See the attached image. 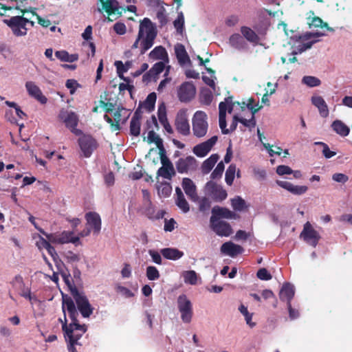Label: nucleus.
Instances as JSON below:
<instances>
[{"label": "nucleus", "mask_w": 352, "mask_h": 352, "mask_svg": "<svg viewBox=\"0 0 352 352\" xmlns=\"http://www.w3.org/2000/svg\"><path fill=\"white\" fill-rule=\"evenodd\" d=\"M129 116V113L124 108H118L113 113V119L115 121V124H112L111 130L112 131H118L120 129L119 124L120 122L125 121Z\"/></svg>", "instance_id": "nucleus-31"}, {"label": "nucleus", "mask_w": 352, "mask_h": 352, "mask_svg": "<svg viewBox=\"0 0 352 352\" xmlns=\"http://www.w3.org/2000/svg\"><path fill=\"white\" fill-rule=\"evenodd\" d=\"M62 309L64 318H59V321L62 323V329L67 343V349L69 352H77L75 345L78 344V340L86 332L87 327L85 325H80L78 323V313L71 298H63Z\"/></svg>", "instance_id": "nucleus-1"}, {"label": "nucleus", "mask_w": 352, "mask_h": 352, "mask_svg": "<svg viewBox=\"0 0 352 352\" xmlns=\"http://www.w3.org/2000/svg\"><path fill=\"white\" fill-rule=\"evenodd\" d=\"M241 32L244 38L253 44H257L259 42V37L251 28L243 26L241 28Z\"/></svg>", "instance_id": "nucleus-37"}, {"label": "nucleus", "mask_w": 352, "mask_h": 352, "mask_svg": "<svg viewBox=\"0 0 352 352\" xmlns=\"http://www.w3.org/2000/svg\"><path fill=\"white\" fill-rule=\"evenodd\" d=\"M157 193L161 197H168L172 192V187L170 184L164 182L157 186Z\"/></svg>", "instance_id": "nucleus-44"}, {"label": "nucleus", "mask_w": 352, "mask_h": 352, "mask_svg": "<svg viewBox=\"0 0 352 352\" xmlns=\"http://www.w3.org/2000/svg\"><path fill=\"white\" fill-rule=\"evenodd\" d=\"M236 167L234 164H230L226 172L225 180L228 185L231 186L233 183Z\"/></svg>", "instance_id": "nucleus-47"}, {"label": "nucleus", "mask_w": 352, "mask_h": 352, "mask_svg": "<svg viewBox=\"0 0 352 352\" xmlns=\"http://www.w3.org/2000/svg\"><path fill=\"white\" fill-rule=\"evenodd\" d=\"M41 232L52 243L56 245H63L66 243H72L76 246L82 244L80 232L76 234L74 231L64 230L54 233H47L41 230Z\"/></svg>", "instance_id": "nucleus-3"}, {"label": "nucleus", "mask_w": 352, "mask_h": 352, "mask_svg": "<svg viewBox=\"0 0 352 352\" xmlns=\"http://www.w3.org/2000/svg\"><path fill=\"white\" fill-rule=\"evenodd\" d=\"M173 25L177 32L182 34L184 30V16L182 12L178 14L177 19L173 22Z\"/></svg>", "instance_id": "nucleus-49"}, {"label": "nucleus", "mask_w": 352, "mask_h": 352, "mask_svg": "<svg viewBox=\"0 0 352 352\" xmlns=\"http://www.w3.org/2000/svg\"><path fill=\"white\" fill-rule=\"evenodd\" d=\"M206 69L209 73L210 76H203L202 80L206 85L210 86L211 88H212L215 91L214 80H216V76L214 75V71L210 68L207 67H206Z\"/></svg>", "instance_id": "nucleus-45"}, {"label": "nucleus", "mask_w": 352, "mask_h": 352, "mask_svg": "<svg viewBox=\"0 0 352 352\" xmlns=\"http://www.w3.org/2000/svg\"><path fill=\"white\" fill-rule=\"evenodd\" d=\"M302 83L309 87H318L321 84L319 78L312 76H305L302 78Z\"/></svg>", "instance_id": "nucleus-48"}, {"label": "nucleus", "mask_w": 352, "mask_h": 352, "mask_svg": "<svg viewBox=\"0 0 352 352\" xmlns=\"http://www.w3.org/2000/svg\"><path fill=\"white\" fill-rule=\"evenodd\" d=\"M176 129L179 133L184 135H188L190 133V127L188 122V116L187 109H180L176 116L175 122Z\"/></svg>", "instance_id": "nucleus-13"}, {"label": "nucleus", "mask_w": 352, "mask_h": 352, "mask_svg": "<svg viewBox=\"0 0 352 352\" xmlns=\"http://www.w3.org/2000/svg\"><path fill=\"white\" fill-rule=\"evenodd\" d=\"M159 155L160 156V161L162 166L158 169L157 175L161 176L164 179H170L175 174L173 165L166 155V153H162Z\"/></svg>", "instance_id": "nucleus-14"}, {"label": "nucleus", "mask_w": 352, "mask_h": 352, "mask_svg": "<svg viewBox=\"0 0 352 352\" xmlns=\"http://www.w3.org/2000/svg\"><path fill=\"white\" fill-rule=\"evenodd\" d=\"M144 140L146 141L149 144H155L157 148L159 149V154L162 153H166L162 140L153 131H148L147 136L144 138Z\"/></svg>", "instance_id": "nucleus-32"}, {"label": "nucleus", "mask_w": 352, "mask_h": 352, "mask_svg": "<svg viewBox=\"0 0 352 352\" xmlns=\"http://www.w3.org/2000/svg\"><path fill=\"white\" fill-rule=\"evenodd\" d=\"M74 298L82 316L84 318H89L93 313V308L87 297L82 294L76 292L74 295Z\"/></svg>", "instance_id": "nucleus-16"}, {"label": "nucleus", "mask_w": 352, "mask_h": 352, "mask_svg": "<svg viewBox=\"0 0 352 352\" xmlns=\"http://www.w3.org/2000/svg\"><path fill=\"white\" fill-rule=\"evenodd\" d=\"M116 291L125 298H131L134 296L133 292H131L127 287L122 286L120 285H117L116 286Z\"/></svg>", "instance_id": "nucleus-58"}, {"label": "nucleus", "mask_w": 352, "mask_h": 352, "mask_svg": "<svg viewBox=\"0 0 352 352\" xmlns=\"http://www.w3.org/2000/svg\"><path fill=\"white\" fill-rule=\"evenodd\" d=\"M182 276L184 282L188 285H195L201 281L200 276L194 270L184 271Z\"/></svg>", "instance_id": "nucleus-33"}, {"label": "nucleus", "mask_w": 352, "mask_h": 352, "mask_svg": "<svg viewBox=\"0 0 352 352\" xmlns=\"http://www.w3.org/2000/svg\"><path fill=\"white\" fill-rule=\"evenodd\" d=\"M212 216L216 217H223L226 219L232 218L234 213L228 209L221 208L219 206L214 207L212 210Z\"/></svg>", "instance_id": "nucleus-41"}, {"label": "nucleus", "mask_w": 352, "mask_h": 352, "mask_svg": "<svg viewBox=\"0 0 352 352\" xmlns=\"http://www.w3.org/2000/svg\"><path fill=\"white\" fill-rule=\"evenodd\" d=\"M86 228L80 232L82 238L89 236L91 232L94 235L99 234L102 222L100 215L95 212H89L85 214Z\"/></svg>", "instance_id": "nucleus-6"}, {"label": "nucleus", "mask_w": 352, "mask_h": 352, "mask_svg": "<svg viewBox=\"0 0 352 352\" xmlns=\"http://www.w3.org/2000/svg\"><path fill=\"white\" fill-rule=\"evenodd\" d=\"M219 127L223 134H228L230 133V130L226 128V116H223V113L219 116Z\"/></svg>", "instance_id": "nucleus-61"}, {"label": "nucleus", "mask_w": 352, "mask_h": 352, "mask_svg": "<svg viewBox=\"0 0 352 352\" xmlns=\"http://www.w3.org/2000/svg\"><path fill=\"white\" fill-rule=\"evenodd\" d=\"M182 188L190 200L192 201H196L197 200L198 196L196 191V186L190 179H183Z\"/></svg>", "instance_id": "nucleus-25"}, {"label": "nucleus", "mask_w": 352, "mask_h": 352, "mask_svg": "<svg viewBox=\"0 0 352 352\" xmlns=\"http://www.w3.org/2000/svg\"><path fill=\"white\" fill-rule=\"evenodd\" d=\"M218 140L217 135L212 136L206 141L201 142L193 147V153L199 157H204L212 150Z\"/></svg>", "instance_id": "nucleus-17"}, {"label": "nucleus", "mask_w": 352, "mask_h": 352, "mask_svg": "<svg viewBox=\"0 0 352 352\" xmlns=\"http://www.w3.org/2000/svg\"><path fill=\"white\" fill-rule=\"evenodd\" d=\"M313 105H314L318 110L320 116L322 118L329 116V111L327 102L322 96H313L311 98Z\"/></svg>", "instance_id": "nucleus-23"}, {"label": "nucleus", "mask_w": 352, "mask_h": 352, "mask_svg": "<svg viewBox=\"0 0 352 352\" xmlns=\"http://www.w3.org/2000/svg\"><path fill=\"white\" fill-rule=\"evenodd\" d=\"M210 227L220 236H229L232 233V229L228 223L214 216L210 217Z\"/></svg>", "instance_id": "nucleus-12"}, {"label": "nucleus", "mask_w": 352, "mask_h": 352, "mask_svg": "<svg viewBox=\"0 0 352 352\" xmlns=\"http://www.w3.org/2000/svg\"><path fill=\"white\" fill-rule=\"evenodd\" d=\"M3 23L11 30L16 36H23L27 34L28 24L34 26V22L21 16H12L9 19H4Z\"/></svg>", "instance_id": "nucleus-4"}, {"label": "nucleus", "mask_w": 352, "mask_h": 352, "mask_svg": "<svg viewBox=\"0 0 352 352\" xmlns=\"http://www.w3.org/2000/svg\"><path fill=\"white\" fill-rule=\"evenodd\" d=\"M219 155L217 154H212L206 159L201 165V171L204 174H208L214 167L215 164L219 160Z\"/></svg>", "instance_id": "nucleus-38"}, {"label": "nucleus", "mask_w": 352, "mask_h": 352, "mask_svg": "<svg viewBox=\"0 0 352 352\" xmlns=\"http://www.w3.org/2000/svg\"><path fill=\"white\" fill-rule=\"evenodd\" d=\"M310 25L315 28H326L329 31H333V29L332 28L329 27L328 24L327 23H324L322 20L319 17L313 18L310 23Z\"/></svg>", "instance_id": "nucleus-57"}, {"label": "nucleus", "mask_w": 352, "mask_h": 352, "mask_svg": "<svg viewBox=\"0 0 352 352\" xmlns=\"http://www.w3.org/2000/svg\"><path fill=\"white\" fill-rule=\"evenodd\" d=\"M102 5L99 8L100 12L105 11L110 21L116 20L122 14V8L119 6L118 2L116 0H99Z\"/></svg>", "instance_id": "nucleus-8"}, {"label": "nucleus", "mask_w": 352, "mask_h": 352, "mask_svg": "<svg viewBox=\"0 0 352 352\" xmlns=\"http://www.w3.org/2000/svg\"><path fill=\"white\" fill-rule=\"evenodd\" d=\"M168 62L160 61L156 63L148 73L143 76L144 81L151 80L155 78L157 75L162 73L166 67V63Z\"/></svg>", "instance_id": "nucleus-28"}, {"label": "nucleus", "mask_w": 352, "mask_h": 352, "mask_svg": "<svg viewBox=\"0 0 352 352\" xmlns=\"http://www.w3.org/2000/svg\"><path fill=\"white\" fill-rule=\"evenodd\" d=\"M131 63L129 62H126L125 64H123L122 61H116L115 65L117 69V72L119 76L121 77L122 74L124 72H127V70L130 68Z\"/></svg>", "instance_id": "nucleus-56"}, {"label": "nucleus", "mask_w": 352, "mask_h": 352, "mask_svg": "<svg viewBox=\"0 0 352 352\" xmlns=\"http://www.w3.org/2000/svg\"><path fill=\"white\" fill-rule=\"evenodd\" d=\"M276 184L280 187L284 188L294 195H303L308 190V187L307 186L294 185L292 183L287 181L277 180Z\"/></svg>", "instance_id": "nucleus-21"}, {"label": "nucleus", "mask_w": 352, "mask_h": 352, "mask_svg": "<svg viewBox=\"0 0 352 352\" xmlns=\"http://www.w3.org/2000/svg\"><path fill=\"white\" fill-rule=\"evenodd\" d=\"M177 95L180 102H188L195 98L196 87L191 82H184L178 87Z\"/></svg>", "instance_id": "nucleus-10"}, {"label": "nucleus", "mask_w": 352, "mask_h": 352, "mask_svg": "<svg viewBox=\"0 0 352 352\" xmlns=\"http://www.w3.org/2000/svg\"><path fill=\"white\" fill-rule=\"evenodd\" d=\"M206 193L217 201L224 200L227 192L223 187L214 182H208L205 187Z\"/></svg>", "instance_id": "nucleus-15"}, {"label": "nucleus", "mask_w": 352, "mask_h": 352, "mask_svg": "<svg viewBox=\"0 0 352 352\" xmlns=\"http://www.w3.org/2000/svg\"><path fill=\"white\" fill-rule=\"evenodd\" d=\"M231 205L234 210L239 212L244 210L248 207L245 201L239 196L231 199Z\"/></svg>", "instance_id": "nucleus-43"}, {"label": "nucleus", "mask_w": 352, "mask_h": 352, "mask_svg": "<svg viewBox=\"0 0 352 352\" xmlns=\"http://www.w3.org/2000/svg\"><path fill=\"white\" fill-rule=\"evenodd\" d=\"M192 127L193 135L201 138L204 137L208 132V122L206 113L203 111H197L192 118Z\"/></svg>", "instance_id": "nucleus-5"}, {"label": "nucleus", "mask_w": 352, "mask_h": 352, "mask_svg": "<svg viewBox=\"0 0 352 352\" xmlns=\"http://www.w3.org/2000/svg\"><path fill=\"white\" fill-rule=\"evenodd\" d=\"M243 252V248L241 245L232 241L226 242L221 247V252L230 257H234Z\"/></svg>", "instance_id": "nucleus-22"}, {"label": "nucleus", "mask_w": 352, "mask_h": 352, "mask_svg": "<svg viewBox=\"0 0 352 352\" xmlns=\"http://www.w3.org/2000/svg\"><path fill=\"white\" fill-rule=\"evenodd\" d=\"M224 168H225V166H224V164H223V162H220L217 164V166L215 168V169L212 173L211 177L212 179H216V178L221 177L222 174H223V172L224 170Z\"/></svg>", "instance_id": "nucleus-59"}, {"label": "nucleus", "mask_w": 352, "mask_h": 352, "mask_svg": "<svg viewBox=\"0 0 352 352\" xmlns=\"http://www.w3.org/2000/svg\"><path fill=\"white\" fill-rule=\"evenodd\" d=\"M80 150L85 157H89L96 148V140L89 135H83L78 140Z\"/></svg>", "instance_id": "nucleus-18"}, {"label": "nucleus", "mask_w": 352, "mask_h": 352, "mask_svg": "<svg viewBox=\"0 0 352 352\" xmlns=\"http://www.w3.org/2000/svg\"><path fill=\"white\" fill-rule=\"evenodd\" d=\"M295 294L294 286L289 283H285L279 292L280 299L283 301H287V304L291 302Z\"/></svg>", "instance_id": "nucleus-27"}, {"label": "nucleus", "mask_w": 352, "mask_h": 352, "mask_svg": "<svg viewBox=\"0 0 352 352\" xmlns=\"http://www.w3.org/2000/svg\"><path fill=\"white\" fill-rule=\"evenodd\" d=\"M143 210L145 214L151 219H159L164 217V212L163 210H159L155 212V207L152 204L151 199L148 200V202H143Z\"/></svg>", "instance_id": "nucleus-26"}, {"label": "nucleus", "mask_w": 352, "mask_h": 352, "mask_svg": "<svg viewBox=\"0 0 352 352\" xmlns=\"http://www.w3.org/2000/svg\"><path fill=\"white\" fill-rule=\"evenodd\" d=\"M146 275L149 280H156L160 278V272L154 266H148L146 270Z\"/></svg>", "instance_id": "nucleus-51"}, {"label": "nucleus", "mask_w": 352, "mask_h": 352, "mask_svg": "<svg viewBox=\"0 0 352 352\" xmlns=\"http://www.w3.org/2000/svg\"><path fill=\"white\" fill-rule=\"evenodd\" d=\"M59 118L65 124L71 131L75 135H80V130L76 129L78 122V118L76 113L72 111L62 109L59 113Z\"/></svg>", "instance_id": "nucleus-9"}, {"label": "nucleus", "mask_w": 352, "mask_h": 352, "mask_svg": "<svg viewBox=\"0 0 352 352\" xmlns=\"http://www.w3.org/2000/svg\"><path fill=\"white\" fill-rule=\"evenodd\" d=\"M175 203L177 206L184 212H187L189 211L190 208L188 202L186 201L184 195L176 197Z\"/></svg>", "instance_id": "nucleus-55"}, {"label": "nucleus", "mask_w": 352, "mask_h": 352, "mask_svg": "<svg viewBox=\"0 0 352 352\" xmlns=\"http://www.w3.org/2000/svg\"><path fill=\"white\" fill-rule=\"evenodd\" d=\"M175 54L179 63L184 65L190 62L185 47L182 44H177L175 47Z\"/></svg>", "instance_id": "nucleus-36"}, {"label": "nucleus", "mask_w": 352, "mask_h": 352, "mask_svg": "<svg viewBox=\"0 0 352 352\" xmlns=\"http://www.w3.org/2000/svg\"><path fill=\"white\" fill-rule=\"evenodd\" d=\"M300 237L309 245L316 247L321 236L320 233L314 229L311 223L307 221L304 224L303 230L300 233Z\"/></svg>", "instance_id": "nucleus-11"}, {"label": "nucleus", "mask_w": 352, "mask_h": 352, "mask_svg": "<svg viewBox=\"0 0 352 352\" xmlns=\"http://www.w3.org/2000/svg\"><path fill=\"white\" fill-rule=\"evenodd\" d=\"M65 258L68 263H76L81 260V255L72 251H67L65 253Z\"/></svg>", "instance_id": "nucleus-52"}, {"label": "nucleus", "mask_w": 352, "mask_h": 352, "mask_svg": "<svg viewBox=\"0 0 352 352\" xmlns=\"http://www.w3.org/2000/svg\"><path fill=\"white\" fill-rule=\"evenodd\" d=\"M51 241H50L47 238L45 239L41 236H38L36 241V245L37 248L42 250L43 249H45L49 254L53 258L55 261L58 258V254L54 249V248L51 245Z\"/></svg>", "instance_id": "nucleus-24"}, {"label": "nucleus", "mask_w": 352, "mask_h": 352, "mask_svg": "<svg viewBox=\"0 0 352 352\" xmlns=\"http://www.w3.org/2000/svg\"><path fill=\"white\" fill-rule=\"evenodd\" d=\"M156 94L151 93L148 94L146 100L144 101L142 107L146 109L148 111H151L154 109L155 104L156 102Z\"/></svg>", "instance_id": "nucleus-46"}, {"label": "nucleus", "mask_w": 352, "mask_h": 352, "mask_svg": "<svg viewBox=\"0 0 352 352\" xmlns=\"http://www.w3.org/2000/svg\"><path fill=\"white\" fill-rule=\"evenodd\" d=\"M239 311L243 316L246 324L250 327L253 328L255 327L256 323L252 322L253 313H250L248 307L244 305H241L239 307Z\"/></svg>", "instance_id": "nucleus-42"}, {"label": "nucleus", "mask_w": 352, "mask_h": 352, "mask_svg": "<svg viewBox=\"0 0 352 352\" xmlns=\"http://www.w3.org/2000/svg\"><path fill=\"white\" fill-rule=\"evenodd\" d=\"M230 43L236 48H241L243 46L242 37L239 34H234L230 38Z\"/></svg>", "instance_id": "nucleus-53"}, {"label": "nucleus", "mask_w": 352, "mask_h": 352, "mask_svg": "<svg viewBox=\"0 0 352 352\" xmlns=\"http://www.w3.org/2000/svg\"><path fill=\"white\" fill-rule=\"evenodd\" d=\"M157 115H158V119L161 124L164 126L165 131L168 133H173V130L172 129V126L169 124L167 116H166V107L164 104H161L158 107L157 111Z\"/></svg>", "instance_id": "nucleus-30"}, {"label": "nucleus", "mask_w": 352, "mask_h": 352, "mask_svg": "<svg viewBox=\"0 0 352 352\" xmlns=\"http://www.w3.org/2000/svg\"><path fill=\"white\" fill-rule=\"evenodd\" d=\"M55 56L61 61L73 63L78 59V56L76 54H69L67 51L60 50L55 52Z\"/></svg>", "instance_id": "nucleus-40"}, {"label": "nucleus", "mask_w": 352, "mask_h": 352, "mask_svg": "<svg viewBox=\"0 0 352 352\" xmlns=\"http://www.w3.org/2000/svg\"><path fill=\"white\" fill-rule=\"evenodd\" d=\"M141 116L135 111L130 122V133L134 136H138L140 133Z\"/></svg>", "instance_id": "nucleus-35"}, {"label": "nucleus", "mask_w": 352, "mask_h": 352, "mask_svg": "<svg viewBox=\"0 0 352 352\" xmlns=\"http://www.w3.org/2000/svg\"><path fill=\"white\" fill-rule=\"evenodd\" d=\"M151 60H160L164 62H168V56L166 49L160 45L155 47L148 54Z\"/></svg>", "instance_id": "nucleus-29"}, {"label": "nucleus", "mask_w": 352, "mask_h": 352, "mask_svg": "<svg viewBox=\"0 0 352 352\" xmlns=\"http://www.w3.org/2000/svg\"><path fill=\"white\" fill-rule=\"evenodd\" d=\"M333 131L342 137H346L350 132V129L342 121L334 120L331 125Z\"/></svg>", "instance_id": "nucleus-34"}, {"label": "nucleus", "mask_w": 352, "mask_h": 352, "mask_svg": "<svg viewBox=\"0 0 352 352\" xmlns=\"http://www.w3.org/2000/svg\"><path fill=\"white\" fill-rule=\"evenodd\" d=\"M257 277L261 280H268L272 278L271 274L265 268L260 269L257 272Z\"/></svg>", "instance_id": "nucleus-64"}, {"label": "nucleus", "mask_w": 352, "mask_h": 352, "mask_svg": "<svg viewBox=\"0 0 352 352\" xmlns=\"http://www.w3.org/2000/svg\"><path fill=\"white\" fill-rule=\"evenodd\" d=\"M219 115L223 113V116H226V111L231 113L232 107V101L230 98H227L224 102H221L219 105Z\"/></svg>", "instance_id": "nucleus-50"}, {"label": "nucleus", "mask_w": 352, "mask_h": 352, "mask_svg": "<svg viewBox=\"0 0 352 352\" xmlns=\"http://www.w3.org/2000/svg\"><path fill=\"white\" fill-rule=\"evenodd\" d=\"M293 173V170L285 165H280L276 168V173L279 175H290Z\"/></svg>", "instance_id": "nucleus-62"}, {"label": "nucleus", "mask_w": 352, "mask_h": 352, "mask_svg": "<svg viewBox=\"0 0 352 352\" xmlns=\"http://www.w3.org/2000/svg\"><path fill=\"white\" fill-rule=\"evenodd\" d=\"M25 87L30 96L34 98L41 104H45L47 102V98L43 95L41 89L34 82L27 81L25 84Z\"/></svg>", "instance_id": "nucleus-20"}, {"label": "nucleus", "mask_w": 352, "mask_h": 352, "mask_svg": "<svg viewBox=\"0 0 352 352\" xmlns=\"http://www.w3.org/2000/svg\"><path fill=\"white\" fill-rule=\"evenodd\" d=\"M332 179L338 183L345 184L349 180V177L343 173H335L332 175Z\"/></svg>", "instance_id": "nucleus-63"}, {"label": "nucleus", "mask_w": 352, "mask_h": 352, "mask_svg": "<svg viewBox=\"0 0 352 352\" xmlns=\"http://www.w3.org/2000/svg\"><path fill=\"white\" fill-rule=\"evenodd\" d=\"M157 34L155 24L149 19L144 18L140 22L138 37L131 47L132 49L138 48L140 45L141 54H144L153 45Z\"/></svg>", "instance_id": "nucleus-2"}, {"label": "nucleus", "mask_w": 352, "mask_h": 352, "mask_svg": "<svg viewBox=\"0 0 352 352\" xmlns=\"http://www.w3.org/2000/svg\"><path fill=\"white\" fill-rule=\"evenodd\" d=\"M161 254L163 256L170 260H177L182 258L184 253L175 248H164L161 250Z\"/></svg>", "instance_id": "nucleus-39"}, {"label": "nucleus", "mask_w": 352, "mask_h": 352, "mask_svg": "<svg viewBox=\"0 0 352 352\" xmlns=\"http://www.w3.org/2000/svg\"><path fill=\"white\" fill-rule=\"evenodd\" d=\"M177 304L182 320L184 323L190 322L193 315L191 301L185 294H182L178 296Z\"/></svg>", "instance_id": "nucleus-7"}, {"label": "nucleus", "mask_w": 352, "mask_h": 352, "mask_svg": "<svg viewBox=\"0 0 352 352\" xmlns=\"http://www.w3.org/2000/svg\"><path fill=\"white\" fill-rule=\"evenodd\" d=\"M243 104H245V102H243ZM245 105L251 111V114H253L254 116L263 107V106L260 105L258 102H255L252 98L248 99Z\"/></svg>", "instance_id": "nucleus-54"}, {"label": "nucleus", "mask_w": 352, "mask_h": 352, "mask_svg": "<svg viewBox=\"0 0 352 352\" xmlns=\"http://www.w3.org/2000/svg\"><path fill=\"white\" fill-rule=\"evenodd\" d=\"M197 160L194 157L192 156L180 158L176 164L177 171L180 173L193 170L197 168Z\"/></svg>", "instance_id": "nucleus-19"}, {"label": "nucleus", "mask_w": 352, "mask_h": 352, "mask_svg": "<svg viewBox=\"0 0 352 352\" xmlns=\"http://www.w3.org/2000/svg\"><path fill=\"white\" fill-rule=\"evenodd\" d=\"M239 122L242 123L244 126L252 128L255 126V120H254V116L253 114L250 115V118L249 119L245 118H239Z\"/></svg>", "instance_id": "nucleus-60"}]
</instances>
